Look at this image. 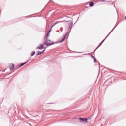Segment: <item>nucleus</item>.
Wrapping results in <instances>:
<instances>
[{
  "instance_id": "f257e3e1",
  "label": "nucleus",
  "mask_w": 126,
  "mask_h": 126,
  "mask_svg": "<svg viewBox=\"0 0 126 126\" xmlns=\"http://www.w3.org/2000/svg\"><path fill=\"white\" fill-rule=\"evenodd\" d=\"M53 44H54L53 42L47 39L46 42L44 43V45L48 47V46H51V45H53Z\"/></svg>"
},
{
  "instance_id": "0eeeda50",
  "label": "nucleus",
  "mask_w": 126,
  "mask_h": 126,
  "mask_svg": "<svg viewBox=\"0 0 126 126\" xmlns=\"http://www.w3.org/2000/svg\"><path fill=\"white\" fill-rule=\"evenodd\" d=\"M66 35H67V34H65V35L64 36V38H63L60 41V43H63V41H64V40H65V37L66 36Z\"/></svg>"
},
{
  "instance_id": "1a4fd4ad",
  "label": "nucleus",
  "mask_w": 126,
  "mask_h": 126,
  "mask_svg": "<svg viewBox=\"0 0 126 126\" xmlns=\"http://www.w3.org/2000/svg\"><path fill=\"white\" fill-rule=\"evenodd\" d=\"M28 63V61L22 63L20 66L19 67H21V66H23V65H24V64H26V63Z\"/></svg>"
},
{
  "instance_id": "f8f14e48",
  "label": "nucleus",
  "mask_w": 126,
  "mask_h": 126,
  "mask_svg": "<svg viewBox=\"0 0 126 126\" xmlns=\"http://www.w3.org/2000/svg\"><path fill=\"white\" fill-rule=\"evenodd\" d=\"M94 5V4L93 3V2H91L89 4L90 6H93Z\"/></svg>"
},
{
  "instance_id": "7ed1b4c3",
  "label": "nucleus",
  "mask_w": 126,
  "mask_h": 126,
  "mask_svg": "<svg viewBox=\"0 0 126 126\" xmlns=\"http://www.w3.org/2000/svg\"><path fill=\"white\" fill-rule=\"evenodd\" d=\"M87 120H88L87 118H80V121L81 123H83V122H86L87 123Z\"/></svg>"
},
{
  "instance_id": "6e6552de",
  "label": "nucleus",
  "mask_w": 126,
  "mask_h": 126,
  "mask_svg": "<svg viewBox=\"0 0 126 126\" xmlns=\"http://www.w3.org/2000/svg\"><path fill=\"white\" fill-rule=\"evenodd\" d=\"M50 32H51V31H49V32H47V34L45 38H46V40H48V37H50Z\"/></svg>"
},
{
  "instance_id": "ddd939ff",
  "label": "nucleus",
  "mask_w": 126,
  "mask_h": 126,
  "mask_svg": "<svg viewBox=\"0 0 126 126\" xmlns=\"http://www.w3.org/2000/svg\"><path fill=\"white\" fill-rule=\"evenodd\" d=\"M94 61L95 63V62H96V58H94Z\"/></svg>"
},
{
  "instance_id": "4468645a",
  "label": "nucleus",
  "mask_w": 126,
  "mask_h": 126,
  "mask_svg": "<svg viewBox=\"0 0 126 126\" xmlns=\"http://www.w3.org/2000/svg\"><path fill=\"white\" fill-rule=\"evenodd\" d=\"M102 1H106V0H101Z\"/></svg>"
},
{
  "instance_id": "2eb2a0df",
  "label": "nucleus",
  "mask_w": 126,
  "mask_h": 126,
  "mask_svg": "<svg viewBox=\"0 0 126 126\" xmlns=\"http://www.w3.org/2000/svg\"><path fill=\"white\" fill-rule=\"evenodd\" d=\"M92 58H94V57H93V56H92Z\"/></svg>"
},
{
  "instance_id": "9b49d317",
  "label": "nucleus",
  "mask_w": 126,
  "mask_h": 126,
  "mask_svg": "<svg viewBox=\"0 0 126 126\" xmlns=\"http://www.w3.org/2000/svg\"><path fill=\"white\" fill-rule=\"evenodd\" d=\"M35 54H36V52L35 51H33L32 53V54H31V57H33V56H34V55H35Z\"/></svg>"
},
{
  "instance_id": "9d476101",
  "label": "nucleus",
  "mask_w": 126,
  "mask_h": 126,
  "mask_svg": "<svg viewBox=\"0 0 126 126\" xmlns=\"http://www.w3.org/2000/svg\"><path fill=\"white\" fill-rule=\"evenodd\" d=\"M44 52H45V50L42 52H38L37 53V56H39V55H41V54H43V53H44Z\"/></svg>"
},
{
  "instance_id": "20e7f679",
  "label": "nucleus",
  "mask_w": 126,
  "mask_h": 126,
  "mask_svg": "<svg viewBox=\"0 0 126 126\" xmlns=\"http://www.w3.org/2000/svg\"><path fill=\"white\" fill-rule=\"evenodd\" d=\"M37 49H39V50H43V49H44V45L40 44V47H37Z\"/></svg>"
},
{
  "instance_id": "f03ea898",
  "label": "nucleus",
  "mask_w": 126,
  "mask_h": 126,
  "mask_svg": "<svg viewBox=\"0 0 126 126\" xmlns=\"http://www.w3.org/2000/svg\"><path fill=\"white\" fill-rule=\"evenodd\" d=\"M114 30V29L110 32L108 34V35L105 37V38L99 44V45L98 46V47L96 48V50H97V49H98L100 46L101 45H102L103 44V43H104V42L105 41V40H106V39H107V38H108L109 35H110V34H111V33H112V32H113V31Z\"/></svg>"
},
{
  "instance_id": "39448f33",
  "label": "nucleus",
  "mask_w": 126,
  "mask_h": 126,
  "mask_svg": "<svg viewBox=\"0 0 126 126\" xmlns=\"http://www.w3.org/2000/svg\"><path fill=\"white\" fill-rule=\"evenodd\" d=\"M9 67H10V70H13V69H14V64H10L9 65Z\"/></svg>"
},
{
  "instance_id": "423d86ee",
  "label": "nucleus",
  "mask_w": 126,
  "mask_h": 126,
  "mask_svg": "<svg viewBox=\"0 0 126 126\" xmlns=\"http://www.w3.org/2000/svg\"><path fill=\"white\" fill-rule=\"evenodd\" d=\"M72 27V21H70L69 24V28L71 29Z\"/></svg>"
}]
</instances>
